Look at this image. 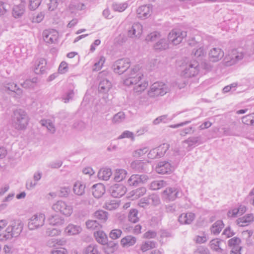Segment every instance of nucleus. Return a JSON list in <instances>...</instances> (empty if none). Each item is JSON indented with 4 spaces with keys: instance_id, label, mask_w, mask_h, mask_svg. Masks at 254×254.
<instances>
[{
    "instance_id": "nucleus-1",
    "label": "nucleus",
    "mask_w": 254,
    "mask_h": 254,
    "mask_svg": "<svg viewBox=\"0 0 254 254\" xmlns=\"http://www.w3.org/2000/svg\"><path fill=\"white\" fill-rule=\"evenodd\" d=\"M130 61L128 59H121L116 61L112 66L115 72L121 74L125 72L124 83L127 86L134 85L133 90L135 92H141L144 91L148 86V82L143 80V74L137 73L139 70L138 66L129 68Z\"/></svg>"
},
{
    "instance_id": "nucleus-2",
    "label": "nucleus",
    "mask_w": 254,
    "mask_h": 254,
    "mask_svg": "<svg viewBox=\"0 0 254 254\" xmlns=\"http://www.w3.org/2000/svg\"><path fill=\"white\" fill-rule=\"evenodd\" d=\"M23 228V224L21 220H12L4 232L0 234V241H5L17 237L22 231Z\"/></svg>"
},
{
    "instance_id": "nucleus-3",
    "label": "nucleus",
    "mask_w": 254,
    "mask_h": 254,
    "mask_svg": "<svg viewBox=\"0 0 254 254\" xmlns=\"http://www.w3.org/2000/svg\"><path fill=\"white\" fill-rule=\"evenodd\" d=\"M29 121L27 113L19 109L13 111L11 116V126L17 130H24L26 129Z\"/></svg>"
},
{
    "instance_id": "nucleus-4",
    "label": "nucleus",
    "mask_w": 254,
    "mask_h": 254,
    "mask_svg": "<svg viewBox=\"0 0 254 254\" xmlns=\"http://www.w3.org/2000/svg\"><path fill=\"white\" fill-rule=\"evenodd\" d=\"M169 91L167 85L162 82H156L151 85L148 95L150 97L154 98L163 96Z\"/></svg>"
},
{
    "instance_id": "nucleus-5",
    "label": "nucleus",
    "mask_w": 254,
    "mask_h": 254,
    "mask_svg": "<svg viewBox=\"0 0 254 254\" xmlns=\"http://www.w3.org/2000/svg\"><path fill=\"white\" fill-rule=\"evenodd\" d=\"M199 71V64L195 61H191L186 64L185 68L181 73V75L185 78L194 77Z\"/></svg>"
},
{
    "instance_id": "nucleus-6",
    "label": "nucleus",
    "mask_w": 254,
    "mask_h": 254,
    "mask_svg": "<svg viewBox=\"0 0 254 254\" xmlns=\"http://www.w3.org/2000/svg\"><path fill=\"white\" fill-rule=\"evenodd\" d=\"M46 217L43 213H38L33 215L29 220L28 228L30 230H34L43 226Z\"/></svg>"
},
{
    "instance_id": "nucleus-7",
    "label": "nucleus",
    "mask_w": 254,
    "mask_h": 254,
    "mask_svg": "<svg viewBox=\"0 0 254 254\" xmlns=\"http://www.w3.org/2000/svg\"><path fill=\"white\" fill-rule=\"evenodd\" d=\"M187 36V32L180 29H173L168 34V41L172 42L173 45L180 44L184 38Z\"/></svg>"
},
{
    "instance_id": "nucleus-8",
    "label": "nucleus",
    "mask_w": 254,
    "mask_h": 254,
    "mask_svg": "<svg viewBox=\"0 0 254 254\" xmlns=\"http://www.w3.org/2000/svg\"><path fill=\"white\" fill-rule=\"evenodd\" d=\"M52 208L55 211L59 212L66 216H70L73 211L71 205L62 200L58 201L54 204Z\"/></svg>"
},
{
    "instance_id": "nucleus-9",
    "label": "nucleus",
    "mask_w": 254,
    "mask_h": 254,
    "mask_svg": "<svg viewBox=\"0 0 254 254\" xmlns=\"http://www.w3.org/2000/svg\"><path fill=\"white\" fill-rule=\"evenodd\" d=\"M163 194L169 201H174L177 198H180L183 196L182 190L177 188L171 187L166 188L163 191Z\"/></svg>"
},
{
    "instance_id": "nucleus-10",
    "label": "nucleus",
    "mask_w": 254,
    "mask_h": 254,
    "mask_svg": "<svg viewBox=\"0 0 254 254\" xmlns=\"http://www.w3.org/2000/svg\"><path fill=\"white\" fill-rule=\"evenodd\" d=\"M43 39L49 44L55 43L58 38V32L54 29L45 30L43 32Z\"/></svg>"
},
{
    "instance_id": "nucleus-11",
    "label": "nucleus",
    "mask_w": 254,
    "mask_h": 254,
    "mask_svg": "<svg viewBox=\"0 0 254 254\" xmlns=\"http://www.w3.org/2000/svg\"><path fill=\"white\" fill-rule=\"evenodd\" d=\"M111 195L114 197H121L127 192V188L121 184H115L110 190Z\"/></svg>"
},
{
    "instance_id": "nucleus-12",
    "label": "nucleus",
    "mask_w": 254,
    "mask_h": 254,
    "mask_svg": "<svg viewBox=\"0 0 254 254\" xmlns=\"http://www.w3.org/2000/svg\"><path fill=\"white\" fill-rule=\"evenodd\" d=\"M174 169V167L168 162H159L156 167V172L162 175L171 173Z\"/></svg>"
},
{
    "instance_id": "nucleus-13",
    "label": "nucleus",
    "mask_w": 254,
    "mask_h": 254,
    "mask_svg": "<svg viewBox=\"0 0 254 254\" xmlns=\"http://www.w3.org/2000/svg\"><path fill=\"white\" fill-rule=\"evenodd\" d=\"M47 62L44 58L38 59L35 63L33 71L36 74H43L46 69Z\"/></svg>"
},
{
    "instance_id": "nucleus-14",
    "label": "nucleus",
    "mask_w": 254,
    "mask_h": 254,
    "mask_svg": "<svg viewBox=\"0 0 254 254\" xmlns=\"http://www.w3.org/2000/svg\"><path fill=\"white\" fill-rule=\"evenodd\" d=\"M209 59L212 62H217L224 56L223 51L219 48H213L209 52Z\"/></svg>"
},
{
    "instance_id": "nucleus-15",
    "label": "nucleus",
    "mask_w": 254,
    "mask_h": 254,
    "mask_svg": "<svg viewBox=\"0 0 254 254\" xmlns=\"http://www.w3.org/2000/svg\"><path fill=\"white\" fill-rule=\"evenodd\" d=\"M4 87L11 92L15 93L17 98H21L23 95V90L18 87L16 84L14 82L5 81L4 83Z\"/></svg>"
},
{
    "instance_id": "nucleus-16",
    "label": "nucleus",
    "mask_w": 254,
    "mask_h": 254,
    "mask_svg": "<svg viewBox=\"0 0 254 254\" xmlns=\"http://www.w3.org/2000/svg\"><path fill=\"white\" fill-rule=\"evenodd\" d=\"M142 32V26L139 23H133L131 27L128 30V36L133 38L139 37Z\"/></svg>"
},
{
    "instance_id": "nucleus-17",
    "label": "nucleus",
    "mask_w": 254,
    "mask_h": 254,
    "mask_svg": "<svg viewBox=\"0 0 254 254\" xmlns=\"http://www.w3.org/2000/svg\"><path fill=\"white\" fill-rule=\"evenodd\" d=\"M150 166L149 163L144 162L141 160H135L131 163L130 167L134 171L139 173L145 172L146 168Z\"/></svg>"
},
{
    "instance_id": "nucleus-18",
    "label": "nucleus",
    "mask_w": 254,
    "mask_h": 254,
    "mask_svg": "<svg viewBox=\"0 0 254 254\" xmlns=\"http://www.w3.org/2000/svg\"><path fill=\"white\" fill-rule=\"evenodd\" d=\"M254 220V215L252 213L248 214L242 217L237 219L236 224L240 227L248 226Z\"/></svg>"
},
{
    "instance_id": "nucleus-19",
    "label": "nucleus",
    "mask_w": 254,
    "mask_h": 254,
    "mask_svg": "<svg viewBox=\"0 0 254 254\" xmlns=\"http://www.w3.org/2000/svg\"><path fill=\"white\" fill-rule=\"evenodd\" d=\"M194 218V213L192 212L184 213L179 216L178 221L182 224H190Z\"/></svg>"
},
{
    "instance_id": "nucleus-20",
    "label": "nucleus",
    "mask_w": 254,
    "mask_h": 254,
    "mask_svg": "<svg viewBox=\"0 0 254 254\" xmlns=\"http://www.w3.org/2000/svg\"><path fill=\"white\" fill-rule=\"evenodd\" d=\"M152 8L149 6L144 5L140 6L136 10L137 16L141 18H146L150 15Z\"/></svg>"
},
{
    "instance_id": "nucleus-21",
    "label": "nucleus",
    "mask_w": 254,
    "mask_h": 254,
    "mask_svg": "<svg viewBox=\"0 0 254 254\" xmlns=\"http://www.w3.org/2000/svg\"><path fill=\"white\" fill-rule=\"evenodd\" d=\"M92 189L93 196L97 198H100L105 192V187L101 183L94 185Z\"/></svg>"
},
{
    "instance_id": "nucleus-22",
    "label": "nucleus",
    "mask_w": 254,
    "mask_h": 254,
    "mask_svg": "<svg viewBox=\"0 0 254 254\" xmlns=\"http://www.w3.org/2000/svg\"><path fill=\"white\" fill-rule=\"evenodd\" d=\"M243 57L242 54L235 55L234 54L233 56L228 55L224 59V64L227 66H231L235 64L239 60L242 59Z\"/></svg>"
},
{
    "instance_id": "nucleus-23",
    "label": "nucleus",
    "mask_w": 254,
    "mask_h": 254,
    "mask_svg": "<svg viewBox=\"0 0 254 254\" xmlns=\"http://www.w3.org/2000/svg\"><path fill=\"white\" fill-rule=\"evenodd\" d=\"M147 179V176H131L128 179L127 183L129 186H136L140 183H145Z\"/></svg>"
},
{
    "instance_id": "nucleus-24",
    "label": "nucleus",
    "mask_w": 254,
    "mask_h": 254,
    "mask_svg": "<svg viewBox=\"0 0 254 254\" xmlns=\"http://www.w3.org/2000/svg\"><path fill=\"white\" fill-rule=\"evenodd\" d=\"M82 231L80 226L69 224L65 229V232L69 236L77 235Z\"/></svg>"
},
{
    "instance_id": "nucleus-25",
    "label": "nucleus",
    "mask_w": 254,
    "mask_h": 254,
    "mask_svg": "<svg viewBox=\"0 0 254 254\" xmlns=\"http://www.w3.org/2000/svg\"><path fill=\"white\" fill-rule=\"evenodd\" d=\"M136 242L135 237L131 235L127 236L121 240V244L123 247H129L133 246Z\"/></svg>"
},
{
    "instance_id": "nucleus-26",
    "label": "nucleus",
    "mask_w": 254,
    "mask_h": 254,
    "mask_svg": "<svg viewBox=\"0 0 254 254\" xmlns=\"http://www.w3.org/2000/svg\"><path fill=\"white\" fill-rule=\"evenodd\" d=\"M94 236L98 243L103 245L107 244L108 237L103 231H97L96 232H94Z\"/></svg>"
},
{
    "instance_id": "nucleus-27",
    "label": "nucleus",
    "mask_w": 254,
    "mask_h": 254,
    "mask_svg": "<svg viewBox=\"0 0 254 254\" xmlns=\"http://www.w3.org/2000/svg\"><path fill=\"white\" fill-rule=\"evenodd\" d=\"M169 43L165 38H162L154 44L153 48L156 51L165 50L168 48Z\"/></svg>"
},
{
    "instance_id": "nucleus-28",
    "label": "nucleus",
    "mask_w": 254,
    "mask_h": 254,
    "mask_svg": "<svg viewBox=\"0 0 254 254\" xmlns=\"http://www.w3.org/2000/svg\"><path fill=\"white\" fill-rule=\"evenodd\" d=\"M112 86L111 83L107 79L101 80L98 86L99 91L102 93H105L109 91Z\"/></svg>"
},
{
    "instance_id": "nucleus-29",
    "label": "nucleus",
    "mask_w": 254,
    "mask_h": 254,
    "mask_svg": "<svg viewBox=\"0 0 254 254\" xmlns=\"http://www.w3.org/2000/svg\"><path fill=\"white\" fill-rule=\"evenodd\" d=\"M25 12V6L22 3L14 6L12 10V15L14 17H20Z\"/></svg>"
},
{
    "instance_id": "nucleus-30",
    "label": "nucleus",
    "mask_w": 254,
    "mask_h": 254,
    "mask_svg": "<svg viewBox=\"0 0 254 254\" xmlns=\"http://www.w3.org/2000/svg\"><path fill=\"white\" fill-rule=\"evenodd\" d=\"M184 142L187 144L189 147H194L196 145L199 144L201 142V136H190L184 141Z\"/></svg>"
},
{
    "instance_id": "nucleus-31",
    "label": "nucleus",
    "mask_w": 254,
    "mask_h": 254,
    "mask_svg": "<svg viewBox=\"0 0 254 254\" xmlns=\"http://www.w3.org/2000/svg\"><path fill=\"white\" fill-rule=\"evenodd\" d=\"M85 186L81 182L77 181L75 183L73 186V191L78 195H82L84 193Z\"/></svg>"
},
{
    "instance_id": "nucleus-32",
    "label": "nucleus",
    "mask_w": 254,
    "mask_h": 254,
    "mask_svg": "<svg viewBox=\"0 0 254 254\" xmlns=\"http://www.w3.org/2000/svg\"><path fill=\"white\" fill-rule=\"evenodd\" d=\"M224 227V224L222 220H218L215 222L211 227L212 233L217 235L220 233Z\"/></svg>"
},
{
    "instance_id": "nucleus-33",
    "label": "nucleus",
    "mask_w": 254,
    "mask_h": 254,
    "mask_svg": "<svg viewBox=\"0 0 254 254\" xmlns=\"http://www.w3.org/2000/svg\"><path fill=\"white\" fill-rule=\"evenodd\" d=\"M167 185L166 182L164 180H158L152 182L150 185V189L152 190H158Z\"/></svg>"
},
{
    "instance_id": "nucleus-34",
    "label": "nucleus",
    "mask_w": 254,
    "mask_h": 254,
    "mask_svg": "<svg viewBox=\"0 0 254 254\" xmlns=\"http://www.w3.org/2000/svg\"><path fill=\"white\" fill-rule=\"evenodd\" d=\"M49 221L50 224L53 226L61 225L64 223V219L58 215L51 216Z\"/></svg>"
},
{
    "instance_id": "nucleus-35",
    "label": "nucleus",
    "mask_w": 254,
    "mask_h": 254,
    "mask_svg": "<svg viewBox=\"0 0 254 254\" xmlns=\"http://www.w3.org/2000/svg\"><path fill=\"white\" fill-rule=\"evenodd\" d=\"M157 244L153 241H148L142 244L140 249L143 252L156 247Z\"/></svg>"
},
{
    "instance_id": "nucleus-36",
    "label": "nucleus",
    "mask_w": 254,
    "mask_h": 254,
    "mask_svg": "<svg viewBox=\"0 0 254 254\" xmlns=\"http://www.w3.org/2000/svg\"><path fill=\"white\" fill-rule=\"evenodd\" d=\"M84 254H101V252L97 245L91 244L85 249Z\"/></svg>"
},
{
    "instance_id": "nucleus-37",
    "label": "nucleus",
    "mask_w": 254,
    "mask_h": 254,
    "mask_svg": "<svg viewBox=\"0 0 254 254\" xmlns=\"http://www.w3.org/2000/svg\"><path fill=\"white\" fill-rule=\"evenodd\" d=\"M94 217L105 222L108 219V213L103 210H99L94 213Z\"/></svg>"
},
{
    "instance_id": "nucleus-38",
    "label": "nucleus",
    "mask_w": 254,
    "mask_h": 254,
    "mask_svg": "<svg viewBox=\"0 0 254 254\" xmlns=\"http://www.w3.org/2000/svg\"><path fill=\"white\" fill-rule=\"evenodd\" d=\"M138 212L136 209H131L128 215V220L132 223H135L139 220Z\"/></svg>"
},
{
    "instance_id": "nucleus-39",
    "label": "nucleus",
    "mask_w": 254,
    "mask_h": 254,
    "mask_svg": "<svg viewBox=\"0 0 254 254\" xmlns=\"http://www.w3.org/2000/svg\"><path fill=\"white\" fill-rule=\"evenodd\" d=\"M128 6L127 2L118 3L113 2L112 4V8L114 11L122 12L124 11Z\"/></svg>"
},
{
    "instance_id": "nucleus-40",
    "label": "nucleus",
    "mask_w": 254,
    "mask_h": 254,
    "mask_svg": "<svg viewBox=\"0 0 254 254\" xmlns=\"http://www.w3.org/2000/svg\"><path fill=\"white\" fill-rule=\"evenodd\" d=\"M220 241L217 239H213L210 242L211 249L217 253H222L223 250L220 247Z\"/></svg>"
},
{
    "instance_id": "nucleus-41",
    "label": "nucleus",
    "mask_w": 254,
    "mask_h": 254,
    "mask_svg": "<svg viewBox=\"0 0 254 254\" xmlns=\"http://www.w3.org/2000/svg\"><path fill=\"white\" fill-rule=\"evenodd\" d=\"M119 206L117 200H110L106 202L104 207L108 210H112L117 209Z\"/></svg>"
},
{
    "instance_id": "nucleus-42",
    "label": "nucleus",
    "mask_w": 254,
    "mask_h": 254,
    "mask_svg": "<svg viewBox=\"0 0 254 254\" xmlns=\"http://www.w3.org/2000/svg\"><path fill=\"white\" fill-rule=\"evenodd\" d=\"M125 119V114L123 112H120L115 114L112 119V122L114 124H119L123 122Z\"/></svg>"
},
{
    "instance_id": "nucleus-43",
    "label": "nucleus",
    "mask_w": 254,
    "mask_h": 254,
    "mask_svg": "<svg viewBox=\"0 0 254 254\" xmlns=\"http://www.w3.org/2000/svg\"><path fill=\"white\" fill-rule=\"evenodd\" d=\"M86 225L88 229L99 230L101 225L96 220H88L86 222Z\"/></svg>"
},
{
    "instance_id": "nucleus-44",
    "label": "nucleus",
    "mask_w": 254,
    "mask_h": 254,
    "mask_svg": "<svg viewBox=\"0 0 254 254\" xmlns=\"http://www.w3.org/2000/svg\"><path fill=\"white\" fill-rule=\"evenodd\" d=\"M148 199L150 201V204L153 206H157L161 203L159 196L155 193L148 195Z\"/></svg>"
},
{
    "instance_id": "nucleus-45",
    "label": "nucleus",
    "mask_w": 254,
    "mask_h": 254,
    "mask_svg": "<svg viewBox=\"0 0 254 254\" xmlns=\"http://www.w3.org/2000/svg\"><path fill=\"white\" fill-rule=\"evenodd\" d=\"M160 33L157 31H154L147 35L146 37L145 40L147 42H153L160 38Z\"/></svg>"
},
{
    "instance_id": "nucleus-46",
    "label": "nucleus",
    "mask_w": 254,
    "mask_h": 254,
    "mask_svg": "<svg viewBox=\"0 0 254 254\" xmlns=\"http://www.w3.org/2000/svg\"><path fill=\"white\" fill-rule=\"evenodd\" d=\"M169 148V144L167 143H163L157 147L156 149H158L159 153V157H163L166 153V151L168 150Z\"/></svg>"
},
{
    "instance_id": "nucleus-47",
    "label": "nucleus",
    "mask_w": 254,
    "mask_h": 254,
    "mask_svg": "<svg viewBox=\"0 0 254 254\" xmlns=\"http://www.w3.org/2000/svg\"><path fill=\"white\" fill-rule=\"evenodd\" d=\"M61 232V231L57 228H48L46 231V234L48 236L54 237L59 235Z\"/></svg>"
},
{
    "instance_id": "nucleus-48",
    "label": "nucleus",
    "mask_w": 254,
    "mask_h": 254,
    "mask_svg": "<svg viewBox=\"0 0 254 254\" xmlns=\"http://www.w3.org/2000/svg\"><path fill=\"white\" fill-rule=\"evenodd\" d=\"M122 234V231L120 229H114L110 232L109 237L112 239L115 240L120 238Z\"/></svg>"
},
{
    "instance_id": "nucleus-49",
    "label": "nucleus",
    "mask_w": 254,
    "mask_h": 254,
    "mask_svg": "<svg viewBox=\"0 0 254 254\" xmlns=\"http://www.w3.org/2000/svg\"><path fill=\"white\" fill-rule=\"evenodd\" d=\"M171 119H169L168 118V116L167 115H162V116H159L158 117V118H157L156 119H155L154 121H153V124L154 125H158L159 124H160V123H167L169 120H171Z\"/></svg>"
},
{
    "instance_id": "nucleus-50",
    "label": "nucleus",
    "mask_w": 254,
    "mask_h": 254,
    "mask_svg": "<svg viewBox=\"0 0 254 254\" xmlns=\"http://www.w3.org/2000/svg\"><path fill=\"white\" fill-rule=\"evenodd\" d=\"M42 0H29V8L31 10L37 9L41 3Z\"/></svg>"
},
{
    "instance_id": "nucleus-51",
    "label": "nucleus",
    "mask_w": 254,
    "mask_h": 254,
    "mask_svg": "<svg viewBox=\"0 0 254 254\" xmlns=\"http://www.w3.org/2000/svg\"><path fill=\"white\" fill-rule=\"evenodd\" d=\"M138 205L139 206L142 208H146L150 205L148 196L141 198L139 201Z\"/></svg>"
},
{
    "instance_id": "nucleus-52",
    "label": "nucleus",
    "mask_w": 254,
    "mask_h": 254,
    "mask_svg": "<svg viewBox=\"0 0 254 254\" xmlns=\"http://www.w3.org/2000/svg\"><path fill=\"white\" fill-rule=\"evenodd\" d=\"M133 195H134L135 197H140L146 193V189L144 187H141L133 190Z\"/></svg>"
},
{
    "instance_id": "nucleus-53",
    "label": "nucleus",
    "mask_w": 254,
    "mask_h": 254,
    "mask_svg": "<svg viewBox=\"0 0 254 254\" xmlns=\"http://www.w3.org/2000/svg\"><path fill=\"white\" fill-rule=\"evenodd\" d=\"M105 62V58L103 56L101 57L99 61L94 64L93 70L97 71L99 70L102 68Z\"/></svg>"
},
{
    "instance_id": "nucleus-54",
    "label": "nucleus",
    "mask_w": 254,
    "mask_h": 254,
    "mask_svg": "<svg viewBox=\"0 0 254 254\" xmlns=\"http://www.w3.org/2000/svg\"><path fill=\"white\" fill-rule=\"evenodd\" d=\"M45 14L44 12H40L36 14V15L34 16L32 19V22L33 23H39L41 22L44 17Z\"/></svg>"
},
{
    "instance_id": "nucleus-55",
    "label": "nucleus",
    "mask_w": 254,
    "mask_h": 254,
    "mask_svg": "<svg viewBox=\"0 0 254 254\" xmlns=\"http://www.w3.org/2000/svg\"><path fill=\"white\" fill-rule=\"evenodd\" d=\"M159 153L158 152V149H157L156 148H153L151 150L150 152L148 154V157L150 159H154L156 158H159Z\"/></svg>"
},
{
    "instance_id": "nucleus-56",
    "label": "nucleus",
    "mask_w": 254,
    "mask_h": 254,
    "mask_svg": "<svg viewBox=\"0 0 254 254\" xmlns=\"http://www.w3.org/2000/svg\"><path fill=\"white\" fill-rule=\"evenodd\" d=\"M124 138H130L133 140L134 139V135L133 132L128 130H126L124 131L118 137L119 139H122Z\"/></svg>"
},
{
    "instance_id": "nucleus-57",
    "label": "nucleus",
    "mask_w": 254,
    "mask_h": 254,
    "mask_svg": "<svg viewBox=\"0 0 254 254\" xmlns=\"http://www.w3.org/2000/svg\"><path fill=\"white\" fill-rule=\"evenodd\" d=\"M67 64L65 62H62L59 65L58 72L60 73L64 74L67 71Z\"/></svg>"
},
{
    "instance_id": "nucleus-58",
    "label": "nucleus",
    "mask_w": 254,
    "mask_h": 254,
    "mask_svg": "<svg viewBox=\"0 0 254 254\" xmlns=\"http://www.w3.org/2000/svg\"><path fill=\"white\" fill-rule=\"evenodd\" d=\"M241 242L240 239L237 237H234L230 239L228 241V245L230 247H235L236 246H239Z\"/></svg>"
},
{
    "instance_id": "nucleus-59",
    "label": "nucleus",
    "mask_w": 254,
    "mask_h": 254,
    "mask_svg": "<svg viewBox=\"0 0 254 254\" xmlns=\"http://www.w3.org/2000/svg\"><path fill=\"white\" fill-rule=\"evenodd\" d=\"M205 53L203 48L200 47L197 49H194L192 51V54L193 55L197 58L201 57L203 56Z\"/></svg>"
},
{
    "instance_id": "nucleus-60",
    "label": "nucleus",
    "mask_w": 254,
    "mask_h": 254,
    "mask_svg": "<svg viewBox=\"0 0 254 254\" xmlns=\"http://www.w3.org/2000/svg\"><path fill=\"white\" fill-rule=\"evenodd\" d=\"M9 7V5L6 3L0 1V15L5 14Z\"/></svg>"
},
{
    "instance_id": "nucleus-61",
    "label": "nucleus",
    "mask_w": 254,
    "mask_h": 254,
    "mask_svg": "<svg viewBox=\"0 0 254 254\" xmlns=\"http://www.w3.org/2000/svg\"><path fill=\"white\" fill-rule=\"evenodd\" d=\"M87 200H88L87 198H76L75 200V205L78 206L83 205L84 206L87 205Z\"/></svg>"
},
{
    "instance_id": "nucleus-62",
    "label": "nucleus",
    "mask_w": 254,
    "mask_h": 254,
    "mask_svg": "<svg viewBox=\"0 0 254 254\" xmlns=\"http://www.w3.org/2000/svg\"><path fill=\"white\" fill-rule=\"evenodd\" d=\"M157 233L154 231H148L143 235V237L145 239H152L156 237Z\"/></svg>"
},
{
    "instance_id": "nucleus-63",
    "label": "nucleus",
    "mask_w": 254,
    "mask_h": 254,
    "mask_svg": "<svg viewBox=\"0 0 254 254\" xmlns=\"http://www.w3.org/2000/svg\"><path fill=\"white\" fill-rule=\"evenodd\" d=\"M207 241L206 235L203 233L202 236H197L195 238V242L197 243L202 244Z\"/></svg>"
},
{
    "instance_id": "nucleus-64",
    "label": "nucleus",
    "mask_w": 254,
    "mask_h": 254,
    "mask_svg": "<svg viewBox=\"0 0 254 254\" xmlns=\"http://www.w3.org/2000/svg\"><path fill=\"white\" fill-rule=\"evenodd\" d=\"M196 252L198 254H210L208 249L203 246H199Z\"/></svg>"
}]
</instances>
